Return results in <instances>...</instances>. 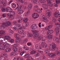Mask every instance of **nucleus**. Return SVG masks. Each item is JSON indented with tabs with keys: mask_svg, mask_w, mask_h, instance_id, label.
Here are the masks:
<instances>
[{
	"mask_svg": "<svg viewBox=\"0 0 60 60\" xmlns=\"http://www.w3.org/2000/svg\"><path fill=\"white\" fill-rule=\"evenodd\" d=\"M41 45L43 48H46L48 47V45L45 42H41Z\"/></svg>",
	"mask_w": 60,
	"mask_h": 60,
	"instance_id": "obj_9",
	"label": "nucleus"
},
{
	"mask_svg": "<svg viewBox=\"0 0 60 60\" xmlns=\"http://www.w3.org/2000/svg\"><path fill=\"white\" fill-rule=\"evenodd\" d=\"M47 16L43 15V21L45 23H48L49 22V20L46 18Z\"/></svg>",
	"mask_w": 60,
	"mask_h": 60,
	"instance_id": "obj_5",
	"label": "nucleus"
},
{
	"mask_svg": "<svg viewBox=\"0 0 60 60\" xmlns=\"http://www.w3.org/2000/svg\"><path fill=\"white\" fill-rule=\"evenodd\" d=\"M45 58H46V57L44 56H43L41 57H40L36 59L35 60H43L44 59H45Z\"/></svg>",
	"mask_w": 60,
	"mask_h": 60,
	"instance_id": "obj_17",
	"label": "nucleus"
},
{
	"mask_svg": "<svg viewBox=\"0 0 60 60\" xmlns=\"http://www.w3.org/2000/svg\"><path fill=\"white\" fill-rule=\"evenodd\" d=\"M22 20H23V18H21L18 21V22L19 23H21L22 22Z\"/></svg>",
	"mask_w": 60,
	"mask_h": 60,
	"instance_id": "obj_41",
	"label": "nucleus"
},
{
	"mask_svg": "<svg viewBox=\"0 0 60 60\" xmlns=\"http://www.w3.org/2000/svg\"><path fill=\"white\" fill-rule=\"evenodd\" d=\"M30 56V54L29 53H26L24 56L25 58H29Z\"/></svg>",
	"mask_w": 60,
	"mask_h": 60,
	"instance_id": "obj_32",
	"label": "nucleus"
},
{
	"mask_svg": "<svg viewBox=\"0 0 60 60\" xmlns=\"http://www.w3.org/2000/svg\"><path fill=\"white\" fill-rule=\"evenodd\" d=\"M48 55L49 56L51 57H53L56 56L55 53H52L48 54Z\"/></svg>",
	"mask_w": 60,
	"mask_h": 60,
	"instance_id": "obj_26",
	"label": "nucleus"
},
{
	"mask_svg": "<svg viewBox=\"0 0 60 60\" xmlns=\"http://www.w3.org/2000/svg\"><path fill=\"white\" fill-rule=\"evenodd\" d=\"M31 31L33 33H34V34H32L33 37H37V36L39 35V34L37 33H38L39 31L35 30H32Z\"/></svg>",
	"mask_w": 60,
	"mask_h": 60,
	"instance_id": "obj_2",
	"label": "nucleus"
},
{
	"mask_svg": "<svg viewBox=\"0 0 60 60\" xmlns=\"http://www.w3.org/2000/svg\"><path fill=\"white\" fill-rule=\"evenodd\" d=\"M1 11L3 12H4L5 11V8H3L1 9Z\"/></svg>",
	"mask_w": 60,
	"mask_h": 60,
	"instance_id": "obj_58",
	"label": "nucleus"
},
{
	"mask_svg": "<svg viewBox=\"0 0 60 60\" xmlns=\"http://www.w3.org/2000/svg\"><path fill=\"white\" fill-rule=\"evenodd\" d=\"M40 56V53H37L35 55L36 57H38V56Z\"/></svg>",
	"mask_w": 60,
	"mask_h": 60,
	"instance_id": "obj_50",
	"label": "nucleus"
},
{
	"mask_svg": "<svg viewBox=\"0 0 60 60\" xmlns=\"http://www.w3.org/2000/svg\"><path fill=\"white\" fill-rule=\"evenodd\" d=\"M57 54L58 56H60V52L59 51H58L57 52Z\"/></svg>",
	"mask_w": 60,
	"mask_h": 60,
	"instance_id": "obj_54",
	"label": "nucleus"
},
{
	"mask_svg": "<svg viewBox=\"0 0 60 60\" xmlns=\"http://www.w3.org/2000/svg\"><path fill=\"white\" fill-rule=\"evenodd\" d=\"M3 45L4 47L6 48H7V47H10V45L9 44L5 43H0V46Z\"/></svg>",
	"mask_w": 60,
	"mask_h": 60,
	"instance_id": "obj_7",
	"label": "nucleus"
},
{
	"mask_svg": "<svg viewBox=\"0 0 60 60\" xmlns=\"http://www.w3.org/2000/svg\"><path fill=\"white\" fill-rule=\"evenodd\" d=\"M2 3L4 6H5L7 5V4L4 1H2Z\"/></svg>",
	"mask_w": 60,
	"mask_h": 60,
	"instance_id": "obj_40",
	"label": "nucleus"
},
{
	"mask_svg": "<svg viewBox=\"0 0 60 60\" xmlns=\"http://www.w3.org/2000/svg\"><path fill=\"white\" fill-rule=\"evenodd\" d=\"M18 33L20 34H21L23 35V37L26 36V33L24 32V30L21 29H19L18 30Z\"/></svg>",
	"mask_w": 60,
	"mask_h": 60,
	"instance_id": "obj_3",
	"label": "nucleus"
},
{
	"mask_svg": "<svg viewBox=\"0 0 60 60\" xmlns=\"http://www.w3.org/2000/svg\"><path fill=\"white\" fill-rule=\"evenodd\" d=\"M29 58L30 59V60H34V58H33L31 56H30L29 57Z\"/></svg>",
	"mask_w": 60,
	"mask_h": 60,
	"instance_id": "obj_53",
	"label": "nucleus"
},
{
	"mask_svg": "<svg viewBox=\"0 0 60 60\" xmlns=\"http://www.w3.org/2000/svg\"><path fill=\"white\" fill-rule=\"evenodd\" d=\"M56 1L57 4H58L60 3V0H56Z\"/></svg>",
	"mask_w": 60,
	"mask_h": 60,
	"instance_id": "obj_51",
	"label": "nucleus"
},
{
	"mask_svg": "<svg viewBox=\"0 0 60 60\" xmlns=\"http://www.w3.org/2000/svg\"><path fill=\"white\" fill-rule=\"evenodd\" d=\"M42 6L44 9H47L48 8V6L46 4H42Z\"/></svg>",
	"mask_w": 60,
	"mask_h": 60,
	"instance_id": "obj_28",
	"label": "nucleus"
},
{
	"mask_svg": "<svg viewBox=\"0 0 60 60\" xmlns=\"http://www.w3.org/2000/svg\"><path fill=\"white\" fill-rule=\"evenodd\" d=\"M0 49L1 50H4L5 49V47L4 46H2L1 47Z\"/></svg>",
	"mask_w": 60,
	"mask_h": 60,
	"instance_id": "obj_52",
	"label": "nucleus"
},
{
	"mask_svg": "<svg viewBox=\"0 0 60 60\" xmlns=\"http://www.w3.org/2000/svg\"><path fill=\"white\" fill-rule=\"evenodd\" d=\"M31 28L32 29H36L37 28L36 25L35 24H33L31 26Z\"/></svg>",
	"mask_w": 60,
	"mask_h": 60,
	"instance_id": "obj_27",
	"label": "nucleus"
},
{
	"mask_svg": "<svg viewBox=\"0 0 60 60\" xmlns=\"http://www.w3.org/2000/svg\"><path fill=\"white\" fill-rule=\"evenodd\" d=\"M23 21L24 22H26L28 21V19L27 18H25L23 19Z\"/></svg>",
	"mask_w": 60,
	"mask_h": 60,
	"instance_id": "obj_42",
	"label": "nucleus"
},
{
	"mask_svg": "<svg viewBox=\"0 0 60 60\" xmlns=\"http://www.w3.org/2000/svg\"><path fill=\"white\" fill-rule=\"evenodd\" d=\"M11 14L10 15V18H13V16L15 15V12L14 11H12V12H11Z\"/></svg>",
	"mask_w": 60,
	"mask_h": 60,
	"instance_id": "obj_24",
	"label": "nucleus"
},
{
	"mask_svg": "<svg viewBox=\"0 0 60 60\" xmlns=\"http://www.w3.org/2000/svg\"><path fill=\"white\" fill-rule=\"evenodd\" d=\"M32 17L33 19H37L39 17V15L37 13H34L32 15Z\"/></svg>",
	"mask_w": 60,
	"mask_h": 60,
	"instance_id": "obj_11",
	"label": "nucleus"
},
{
	"mask_svg": "<svg viewBox=\"0 0 60 60\" xmlns=\"http://www.w3.org/2000/svg\"><path fill=\"white\" fill-rule=\"evenodd\" d=\"M45 52L46 54H48V53H49V51L48 50H45Z\"/></svg>",
	"mask_w": 60,
	"mask_h": 60,
	"instance_id": "obj_49",
	"label": "nucleus"
},
{
	"mask_svg": "<svg viewBox=\"0 0 60 60\" xmlns=\"http://www.w3.org/2000/svg\"><path fill=\"white\" fill-rule=\"evenodd\" d=\"M6 16V14L5 13H3V15H2V16H3V18H4V17H5Z\"/></svg>",
	"mask_w": 60,
	"mask_h": 60,
	"instance_id": "obj_56",
	"label": "nucleus"
},
{
	"mask_svg": "<svg viewBox=\"0 0 60 60\" xmlns=\"http://www.w3.org/2000/svg\"><path fill=\"white\" fill-rule=\"evenodd\" d=\"M5 33V31H0V34L1 35L4 34Z\"/></svg>",
	"mask_w": 60,
	"mask_h": 60,
	"instance_id": "obj_43",
	"label": "nucleus"
},
{
	"mask_svg": "<svg viewBox=\"0 0 60 60\" xmlns=\"http://www.w3.org/2000/svg\"><path fill=\"white\" fill-rule=\"evenodd\" d=\"M52 48L53 49H54V50H56V51H57L58 49V48H56V45L55 44V43L54 42H53L52 43Z\"/></svg>",
	"mask_w": 60,
	"mask_h": 60,
	"instance_id": "obj_12",
	"label": "nucleus"
},
{
	"mask_svg": "<svg viewBox=\"0 0 60 60\" xmlns=\"http://www.w3.org/2000/svg\"><path fill=\"white\" fill-rule=\"evenodd\" d=\"M36 53V51L35 50H33L32 51L30 52V54L34 55V54H35V53Z\"/></svg>",
	"mask_w": 60,
	"mask_h": 60,
	"instance_id": "obj_37",
	"label": "nucleus"
},
{
	"mask_svg": "<svg viewBox=\"0 0 60 60\" xmlns=\"http://www.w3.org/2000/svg\"><path fill=\"white\" fill-rule=\"evenodd\" d=\"M6 11L7 12H12V10L9 7H8L6 8Z\"/></svg>",
	"mask_w": 60,
	"mask_h": 60,
	"instance_id": "obj_21",
	"label": "nucleus"
},
{
	"mask_svg": "<svg viewBox=\"0 0 60 60\" xmlns=\"http://www.w3.org/2000/svg\"><path fill=\"white\" fill-rule=\"evenodd\" d=\"M9 32L11 34H13L14 33V31L12 30L11 29H10L9 30Z\"/></svg>",
	"mask_w": 60,
	"mask_h": 60,
	"instance_id": "obj_47",
	"label": "nucleus"
},
{
	"mask_svg": "<svg viewBox=\"0 0 60 60\" xmlns=\"http://www.w3.org/2000/svg\"><path fill=\"white\" fill-rule=\"evenodd\" d=\"M10 42H11V43H13L14 42V40L13 39H11L10 40Z\"/></svg>",
	"mask_w": 60,
	"mask_h": 60,
	"instance_id": "obj_46",
	"label": "nucleus"
},
{
	"mask_svg": "<svg viewBox=\"0 0 60 60\" xmlns=\"http://www.w3.org/2000/svg\"><path fill=\"white\" fill-rule=\"evenodd\" d=\"M54 15L55 18H57L58 17H60V12H55L54 13Z\"/></svg>",
	"mask_w": 60,
	"mask_h": 60,
	"instance_id": "obj_10",
	"label": "nucleus"
},
{
	"mask_svg": "<svg viewBox=\"0 0 60 60\" xmlns=\"http://www.w3.org/2000/svg\"><path fill=\"white\" fill-rule=\"evenodd\" d=\"M11 50V49L10 48H8L5 49V51L6 52H10Z\"/></svg>",
	"mask_w": 60,
	"mask_h": 60,
	"instance_id": "obj_33",
	"label": "nucleus"
},
{
	"mask_svg": "<svg viewBox=\"0 0 60 60\" xmlns=\"http://www.w3.org/2000/svg\"><path fill=\"white\" fill-rule=\"evenodd\" d=\"M16 43H19L20 42V38H17L16 40Z\"/></svg>",
	"mask_w": 60,
	"mask_h": 60,
	"instance_id": "obj_31",
	"label": "nucleus"
},
{
	"mask_svg": "<svg viewBox=\"0 0 60 60\" xmlns=\"http://www.w3.org/2000/svg\"><path fill=\"white\" fill-rule=\"evenodd\" d=\"M27 45L28 46H30V45H31V46H32V44L31 43H27Z\"/></svg>",
	"mask_w": 60,
	"mask_h": 60,
	"instance_id": "obj_62",
	"label": "nucleus"
},
{
	"mask_svg": "<svg viewBox=\"0 0 60 60\" xmlns=\"http://www.w3.org/2000/svg\"><path fill=\"white\" fill-rule=\"evenodd\" d=\"M12 5L13 8H15L16 7V4L14 3H12Z\"/></svg>",
	"mask_w": 60,
	"mask_h": 60,
	"instance_id": "obj_38",
	"label": "nucleus"
},
{
	"mask_svg": "<svg viewBox=\"0 0 60 60\" xmlns=\"http://www.w3.org/2000/svg\"><path fill=\"white\" fill-rule=\"evenodd\" d=\"M48 26L49 29H50V28H52L53 26V25L52 24H51L49 25Z\"/></svg>",
	"mask_w": 60,
	"mask_h": 60,
	"instance_id": "obj_44",
	"label": "nucleus"
},
{
	"mask_svg": "<svg viewBox=\"0 0 60 60\" xmlns=\"http://www.w3.org/2000/svg\"><path fill=\"white\" fill-rule=\"evenodd\" d=\"M41 23H39L38 24V26L40 28H41Z\"/></svg>",
	"mask_w": 60,
	"mask_h": 60,
	"instance_id": "obj_64",
	"label": "nucleus"
},
{
	"mask_svg": "<svg viewBox=\"0 0 60 60\" xmlns=\"http://www.w3.org/2000/svg\"><path fill=\"white\" fill-rule=\"evenodd\" d=\"M32 4H28V9L29 10H31L32 7Z\"/></svg>",
	"mask_w": 60,
	"mask_h": 60,
	"instance_id": "obj_23",
	"label": "nucleus"
},
{
	"mask_svg": "<svg viewBox=\"0 0 60 60\" xmlns=\"http://www.w3.org/2000/svg\"><path fill=\"white\" fill-rule=\"evenodd\" d=\"M31 2L36 4H39V2L38 0H31Z\"/></svg>",
	"mask_w": 60,
	"mask_h": 60,
	"instance_id": "obj_14",
	"label": "nucleus"
},
{
	"mask_svg": "<svg viewBox=\"0 0 60 60\" xmlns=\"http://www.w3.org/2000/svg\"><path fill=\"white\" fill-rule=\"evenodd\" d=\"M24 7V5H21L20 6L19 9H22V8H23Z\"/></svg>",
	"mask_w": 60,
	"mask_h": 60,
	"instance_id": "obj_45",
	"label": "nucleus"
},
{
	"mask_svg": "<svg viewBox=\"0 0 60 60\" xmlns=\"http://www.w3.org/2000/svg\"><path fill=\"white\" fill-rule=\"evenodd\" d=\"M60 29L59 28H55V31L56 32V35L58 36L59 34V31Z\"/></svg>",
	"mask_w": 60,
	"mask_h": 60,
	"instance_id": "obj_8",
	"label": "nucleus"
},
{
	"mask_svg": "<svg viewBox=\"0 0 60 60\" xmlns=\"http://www.w3.org/2000/svg\"><path fill=\"white\" fill-rule=\"evenodd\" d=\"M39 2L41 3H44V0H39Z\"/></svg>",
	"mask_w": 60,
	"mask_h": 60,
	"instance_id": "obj_59",
	"label": "nucleus"
},
{
	"mask_svg": "<svg viewBox=\"0 0 60 60\" xmlns=\"http://www.w3.org/2000/svg\"><path fill=\"white\" fill-rule=\"evenodd\" d=\"M35 48L38 50L42 49V47H41L40 46H38V45L37 44L35 45Z\"/></svg>",
	"mask_w": 60,
	"mask_h": 60,
	"instance_id": "obj_19",
	"label": "nucleus"
},
{
	"mask_svg": "<svg viewBox=\"0 0 60 60\" xmlns=\"http://www.w3.org/2000/svg\"><path fill=\"white\" fill-rule=\"evenodd\" d=\"M19 53H20V52H21L22 51V49L21 48H19Z\"/></svg>",
	"mask_w": 60,
	"mask_h": 60,
	"instance_id": "obj_60",
	"label": "nucleus"
},
{
	"mask_svg": "<svg viewBox=\"0 0 60 60\" xmlns=\"http://www.w3.org/2000/svg\"><path fill=\"white\" fill-rule=\"evenodd\" d=\"M38 53H43V51L38 50Z\"/></svg>",
	"mask_w": 60,
	"mask_h": 60,
	"instance_id": "obj_61",
	"label": "nucleus"
},
{
	"mask_svg": "<svg viewBox=\"0 0 60 60\" xmlns=\"http://www.w3.org/2000/svg\"><path fill=\"white\" fill-rule=\"evenodd\" d=\"M46 13L47 15L49 17L51 16V13L49 11V10H47L46 12Z\"/></svg>",
	"mask_w": 60,
	"mask_h": 60,
	"instance_id": "obj_20",
	"label": "nucleus"
},
{
	"mask_svg": "<svg viewBox=\"0 0 60 60\" xmlns=\"http://www.w3.org/2000/svg\"><path fill=\"white\" fill-rule=\"evenodd\" d=\"M23 49L26 50H29V48L26 45H25L24 46Z\"/></svg>",
	"mask_w": 60,
	"mask_h": 60,
	"instance_id": "obj_35",
	"label": "nucleus"
},
{
	"mask_svg": "<svg viewBox=\"0 0 60 60\" xmlns=\"http://www.w3.org/2000/svg\"><path fill=\"white\" fill-rule=\"evenodd\" d=\"M52 21H53V22H56V19L55 18H53L52 20Z\"/></svg>",
	"mask_w": 60,
	"mask_h": 60,
	"instance_id": "obj_57",
	"label": "nucleus"
},
{
	"mask_svg": "<svg viewBox=\"0 0 60 60\" xmlns=\"http://www.w3.org/2000/svg\"><path fill=\"white\" fill-rule=\"evenodd\" d=\"M24 53H25V52H22L20 53V55L21 56H23V55L24 54Z\"/></svg>",
	"mask_w": 60,
	"mask_h": 60,
	"instance_id": "obj_55",
	"label": "nucleus"
},
{
	"mask_svg": "<svg viewBox=\"0 0 60 60\" xmlns=\"http://www.w3.org/2000/svg\"><path fill=\"white\" fill-rule=\"evenodd\" d=\"M54 39V40H55V41L56 42L58 43L59 42V39L58 38L55 37Z\"/></svg>",
	"mask_w": 60,
	"mask_h": 60,
	"instance_id": "obj_36",
	"label": "nucleus"
},
{
	"mask_svg": "<svg viewBox=\"0 0 60 60\" xmlns=\"http://www.w3.org/2000/svg\"><path fill=\"white\" fill-rule=\"evenodd\" d=\"M24 10H19L18 11V13L19 15H21L22 13H24Z\"/></svg>",
	"mask_w": 60,
	"mask_h": 60,
	"instance_id": "obj_25",
	"label": "nucleus"
},
{
	"mask_svg": "<svg viewBox=\"0 0 60 60\" xmlns=\"http://www.w3.org/2000/svg\"><path fill=\"white\" fill-rule=\"evenodd\" d=\"M47 2H48V5L50 6H53L52 3L51 2V0H47Z\"/></svg>",
	"mask_w": 60,
	"mask_h": 60,
	"instance_id": "obj_22",
	"label": "nucleus"
},
{
	"mask_svg": "<svg viewBox=\"0 0 60 60\" xmlns=\"http://www.w3.org/2000/svg\"><path fill=\"white\" fill-rule=\"evenodd\" d=\"M17 22L16 21H13V25H15V24H16V23H17Z\"/></svg>",
	"mask_w": 60,
	"mask_h": 60,
	"instance_id": "obj_63",
	"label": "nucleus"
},
{
	"mask_svg": "<svg viewBox=\"0 0 60 60\" xmlns=\"http://www.w3.org/2000/svg\"><path fill=\"white\" fill-rule=\"evenodd\" d=\"M4 38H5V39H6L7 40H8V41L9 40H10L11 39V38L10 37V36H6L5 35L4 36Z\"/></svg>",
	"mask_w": 60,
	"mask_h": 60,
	"instance_id": "obj_29",
	"label": "nucleus"
},
{
	"mask_svg": "<svg viewBox=\"0 0 60 60\" xmlns=\"http://www.w3.org/2000/svg\"><path fill=\"white\" fill-rule=\"evenodd\" d=\"M2 56H3L4 58H6L7 57V54L6 53L3 52L2 53Z\"/></svg>",
	"mask_w": 60,
	"mask_h": 60,
	"instance_id": "obj_30",
	"label": "nucleus"
},
{
	"mask_svg": "<svg viewBox=\"0 0 60 60\" xmlns=\"http://www.w3.org/2000/svg\"><path fill=\"white\" fill-rule=\"evenodd\" d=\"M11 23L9 21H7L6 23H4L1 25V29L2 30H4L6 26H10L11 25Z\"/></svg>",
	"mask_w": 60,
	"mask_h": 60,
	"instance_id": "obj_1",
	"label": "nucleus"
},
{
	"mask_svg": "<svg viewBox=\"0 0 60 60\" xmlns=\"http://www.w3.org/2000/svg\"><path fill=\"white\" fill-rule=\"evenodd\" d=\"M18 1H19L21 3H24L25 4H26V2L25 1H23V0H18Z\"/></svg>",
	"mask_w": 60,
	"mask_h": 60,
	"instance_id": "obj_39",
	"label": "nucleus"
},
{
	"mask_svg": "<svg viewBox=\"0 0 60 60\" xmlns=\"http://www.w3.org/2000/svg\"><path fill=\"white\" fill-rule=\"evenodd\" d=\"M49 27L48 26L46 27L45 28V29L46 30H48V32L46 33V34L47 35H48L49 34H52L53 33V30H49Z\"/></svg>",
	"mask_w": 60,
	"mask_h": 60,
	"instance_id": "obj_4",
	"label": "nucleus"
},
{
	"mask_svg": "<svg viewBox=\"0 0 60 60\" xmlns=\"http://www.w3.org/2000/svg\"><path fill=\"white\" fill-rule=\"evenodd\" d=\"M14 36L16 38H19V35L17 33H15L14 35Z\"/></svg>",
	"mask_w": 60,
	"mask_h": 60,
	"instance_id": "obj_34",
	"label": "nucleus"
},
{
	"mask_svg": "<svg viewBox=\"0 0 60 60\" xmlns=\"http://www.w3.org/2000/svg\"><path fill=\"white\" fill-rule=\"evenodd\" d=\"M53 37L52 35H50L48 38V39H49L48 40V42L49 43H50L51 42V39H52Z\"/></svg>",
	"mask_w": 60,
	"mask_h": 60,
	"instance_id": "obj_18",
	"label": "nucleus"
},
{
	"mask_svg": "<svg viewBox=\"0 0 60 60\" xmlns=\"http://www.w3.org/2000/svg\"><path fill=\"white\" fill-rule=\"evenodd\" d=\"M38 40H42V41H44L46 40V39L45 38H44L42 36H40L38 38Z\"/></svg>",
	"mask_w": 60,
	"mask_h": 60,
	"instance_id": "obj_15",
	"label": "nucleus"
},
{
	"mask_svg": "<svg viewBox=\"0 0 60 60\" xmlns=\"http://www.w3.org/2000/svg\"><path fill=\"white\" fill-rule=\"evenodd\" d=\"M17 53L14 52H11L10 53V55L11 56H14L17 55Z\"/></svg>",
	"mask_w": 60,
	"mask_h": 60,
	"instance_id": "obj_16",
	"label": "nucleus"
},
{
	"mask_svg": "<svg viewBox=\"0 0 60 60\" xmlns=\"http://www.w3.org/2000/svg\"><path fill=\"white\" fill-rule=\"evenodd\" d=\"M55 24L56 27H57L58 26H60V24L58 22L56 23Z\"/></svg>",
	"mask_w": 60,
	"mask_h": 60,
	"instance_id": "obj_48",
	"label": "nucleus"
},
{
	"mask_svg": "<svg viewBox=\"0 0 60 60\" xmlns=\"http://www.w3.org/2000/svg\"><path fill=\"white\" fill-rule=\"evenodd\" d=\"M17 45L16 44H15L13 45H12L11 46L12 47H13V48L12 49L13 50L15 51V52H16V51H17L18 50L17 48L16 47H17V46L16 45Z\"/></svg>",
	"mask_w": 60,
	"mask_h": 60,
	"instance_id": "obj_13",
	"label": "nucleus"
},
{
	"mask_svg": "<svg viewBox=\"0 0 60 60\" xmlns=\"http://www.w3.org/2000/svg\"><path fill=\"white\" fill-rule=\"evenodd\" d=\"M14 28L15 30H18L21 28V26L20 25L17 24L14 26Z\"/></svg>",
	"mask_w": 60,
	"mask_h": 60,
	"instance_id": "obj_6",
	"label": "nucleus"
}]
</instances>
